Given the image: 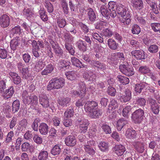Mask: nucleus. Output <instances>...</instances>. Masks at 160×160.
Wrapping results in <instances>:
<instances>
[{
	"instance_id": "33",
	"label": "nucleus",
	"mask_w": 160,
	"mask_h": 160,
	"mask_svg": "<svg viewBox=\"0 0 160 160\" xmlns=\"http://www.w3.org/2000/svg\"><path fill=\"white\" fill-rule=\"evenodd\" d=\"M71 101L70 98L66 97L62 98L58 101V103L63 107H67Z\"/></svg>"
},
{
	"instance_id": "53",
	"label": "nucleus",
	"mask_w": 160,
	"mask_h": 160,
	"mask_svg": "<svg viewBox=\"0 0 160 160\" xmlns=\"http://www.w3.org/2000/svg\"><path fill=\"white\" fill-rule=\"evenodd\" d=\"M40 119L39 118H36L34 119L31 126V128L34 131L37 132L38 131V123L40 122Z\"/></svg>"
},
{
	"instance_id": "18",
	"label": "nucleus",
	"mask_w": 160,
	"mask_h": 160,
	"mask_svg": "<svg viewBox=\"0 0 160 160\" xmlns=\"http://www.w3.org/2000/svg\"><path fill=\"white\" fill-rule=\"evenodd\" d=\"M83 76L85 79L92 82L95 81L97 78L96 74L90 71L84 73Z\"/></svg>"
},
{
	"instance_id": "26",
	"label": "nucleus",
	"mask_w": 160,
	"mask_h": 160,
	"mask_svg": "<svg viewBox=\"0 0 160 160\" xmlns=\"http://www.w3.org/2000/svg\"><path fill=\"white\" fill-rule=\"evenodd\" d=\"M54 67L51 64H48L46 67L41 72L42 75H47L51 73L53 70Z\"/></svg>"
},
{
	"instance_id": "17",
	"label": "nucleus",
	"mask_w": 160,
	"mask_h": 160,
	"mask_svg": "<svg viewBox=\"0 0 160 160\" xmlns=\"http://www.w3.org/2000/svg\"><path fill=\"white\" fill-rule=\"evenodd\" d=\"M131 2L134 8L140 11L144 8L142 0H131Z\"/></svg>"
},
{
	"instance_id": "14",
	"label": "nucleus",
	"mask_w": 160,
	"mask_h": 160,
	"mask_svg": "<svg viewBox=\"0 0 160 160\" xmlns=\"http://www.w3.org/2000/svg\"><path fill=\"white\" fill-rule=\"evenodd\" d=\"M119 94V99L122 102H126L129 101L131 98V92L129 89L126 90L123 94L120 92Z\"/></svg>"
},
{
	"instance_id": "30",
	"label": "nucleus",
	"mask_w": 160,
	"mask_h": 160,
	"mask_svg": "<svg viewBox=\"0 0 160 160\" xmlns=\"http://www.w3.org/2000/svg\"><path fill=\"white\" fill-rule=\"evenodd\" d=\"M86 112L91 118H97L99 116L101 115V112L98 108L95 109V110H91V111H88Z\"/></svg>"
},
{
	"instance_id": "15",
	"label": "nucleus",
	"mask_w": 160,
	"mask_h": 160,
	"mask_svg": "<svg viewBox=\"0 0 160 160\" xmlns=\"http://www.w3.org/2000/svg\"><path fill=\"white\" fill-rule=\"evenodd\" d=\"M113 152L118 156H121L126 151L124 146L121 144L116 145L112 149Z\"/></svg>"
},
{
	"instance_id": "50",
	"label": "nucleus",
	"mask_w": 160,
	"mask_h": 160,
	"mask_svg": "<svg viewBox=\"0 0 160 160\" xmlns=\"http://www.w3.org/2000/svg\"><path fill=\"white\" fill-rule=\"evenodd\" d=\"M148 4L151 8V10L154 13L156 14L158 13L159 11L157 8V4L155 2H151Z\"/></svg>"
},
{
	"instance_id": "32",
	"label": "nucleus",
	"mask_w": 160,
	"mask_h": 160,
	"mask_svg": "<svg viewBox=\"0 0 160 160\" xmlns=\"http://www.w3.org/2000/svg\"><path fill=\"white\" fill-rule=\"evenodd\" d=\"M113 34L112 31L108 28L103 29L101 33V34L102 37L108 38L111 37Z\"/></svg>"
},
{
	"instance_id": "60",
	"label": "nucleus",
	"mask_w": 160,
	"mask_h": 160,
	"mask_svg": "<svg viewBox=\"0 0 160 160\" xmlns=\"http://www.w3.org/2000/svg\"><path fill=\"white\" fill-rule=\"evenodd\" d=\"M64 37L65 38V43H70L73 40V37L69 33H65Z\"/></svg>"
},
{
	"instance_id": "20",
	"label": "nucleus",
	"mask_w": 160,
	"mask_h": 160,
	"mask_svg": "<svg viewBox=\"0 0 160 160\" xmlns=\"http://www.w3.org/2000/svg\"><path fill=\"white\" fill-rule=\"evenodd\" d=\"M14 92V88L12 86L10 87L8 89H6L5 91L2 93V96L3 98L5 99H8L11 98Z\"/></svg>"
},
{
	"instance_id": "43",
	"label": "nucleus",
	"mask_w": 160,
	"mask_h": 160,
	"mask_svg": "<svg viewBox=\"0 0 160 160\" xmlns=\"http://www.w3.org/2000/svg\"><path fill=\"white\" fill-rule=\"evenodd\" d=\"M20 106V102L18 100L14 101L12 103V111L14 113L17 112L19 110Z\"/></svg>"
},
{
	"instance_id": "16",
	"label": "nucleus",
	"mask_w": 160,
	"mask_h": 160,
	"mask_svg": "<svg viewBox=\"0 0 160 160\" xmlns=\"http://www.w3.org/2000/svg\"><path fill=\"white\" fill-rule=\"evenodd\" d=\"M10 19L6 14H3L0 17V25L4 28L7 27L9 25Z\"/></svg>"
},
{
	"instance_id": "46",
	"label": "nucleus",
	"mask_w": 160,
	"mask_h": 160,
	"mask_svg": "<svg viewBox=\"0 0 160 160\" xmlns=\"http://www.w3.org/2000/svg\"><path fill=\"white\" fill-rule=\"evenodd\" d=\"M56 54L59 55L60 57H62L63 53V51L61 47L58 44L52 48Z\"/></svg>"
},
{
	"instance_id": "59",
	"label": "nucleus",
	"mask_w": 160,
	"mask_h": 160,
	"mask_svg": "<svg viewBox=\"0 0 160 160\" xmlns=\"http://www.w3.org/2000/svg\"><path fill=\"white\" fill-rule=\"evenodd\" d=\"M146 100L142 98H138L136 99V104L140 106H143L146 105Z\"/></svg>"
},
{
	"instance_id": "28",
	"label": "nucleus",
	"mask_w": 160,
	"mask_h": 160,
	"mask_svg": "<svg viewBox=\"0 0 160 160\" xmlns=\"http://www.w3.org/2000/svg\"><path fill=\"white\" fill-rule=\"evenodd\" d=\"M48 158V153L45 150H42L39 152L38 156L39 160H46Z\"/></svg>"
},
{
	"instance_id": "57",
	"label": "nucleus",
	"mask_w": 160,
	"mask_h": 160,
	"mask_svg": "<svg viewBox=\"0 0 160 160\" xmlns=\"http://www.w3.org/2000/svg\"><path fill=\"white\" fill-rule=\"evenodd\" d=\"M65 75L68 79L71 80H73L75 79L76 73L73 71L67 72L65 73Z\"/></svg>"
},
{
	"instance_id": "48",
	"label": "nucleus",
	"mask_w": 160,
	"mask_h": 160,
	"mask_svg": "<svg viewBox=\"0 0 160 160\" xmlns=\"http://www.w3.org/2000/svg\"><path fill=\"white\" fill-rule=\"evenodd\" d=\"M70 62H67L64 60H61L59 62V66L62 68H65V69L69 68Z\"/></svg>"
},
{
	"instance_id": "5",
	"label": "nucleus",
	"mask_w": 160,
	"mask_h": 160,
	"mask_svg": "<svg viewBox=\"0 0 160 160\" xmlns=\"http://www.w3.org/2000/svg\"><path fill=\"white\" fill-rule=\"evenodd\" d=\"M115 7L116 12L121 16L120 17H123L130 13L127 6L119 4L117 6L115 5Z\"/></svg>"
},
{
	"instance_id": "27",
	"label": "nucleus",
	"mask_w": 160,
	"mask_h": 160,
	"mask_svg": "<svg viewBox=\"0 0 160 160\" xmlns=\"http://www.w3.org/2000/svg\"><path fill=\"white\" fill-rule=\"evenodd\" d=\"M128 123V121L123 118L119 119L117 122L116 127L117 130L119 131H121L123 127Z\"/></svg>"
},
{
	"instance_id": "55",
	"label": "nucleus",
	"mask_w": 160,
	"mask_h": 160,
	"mask_svg": "<svg viewBox=\"0 0 160 160\" xmlns=\"http://www.w3.org/2000/svg\"><path fill=\"white\" fill-rule=\"evenodd\" d=\"M18 39H13L10 42V47L13 50H15L17 46L18 45Z\"/></svg>"
},
{
	"instance_id": "12",
	"label": "nucleus",
	"mask_w": 160,
	"mask_h": 160,
	"mask_svg": "<svg viewBox=\"0 0 160 160\" xmlns=\"http://www.w3.org/2000/svg\"><path fill=\"white\" fill-rule=\"evenodd\" d=\"M39 101L40 104L43 108H47L49 107V99L46 95L41 94L39 96Z\"/></svg>"
},
{
	"instance_id": "29",
	"label": "nucleus",
	"mask_w": 160,
	"mask_h": 160,
	"mask_svg": "<svg viewBox=\"0 0 160 160\" xmlns=\"http://www.w3.org/2000/svg\"><path fill=\"white\" fill-rule=\"evenodd\" d=\"M107 44L109 48L112 50L117 49L118 46V44L112 38L108 39Z\"/></svg>"
},
{
	"instance_id": "34",
	"label": "nucleus",
	"mask_w": 160,
	"mask_h": 160,
	"mask_svg": "<svg viewBox=\"0 0 160 160\" xmlns=\"http://www.w3.org/2000/svg\"><path fill=\"white\" fill-rule=\"evenodd\" d=\"M34 14L33 10L31 8L25 9L23 10V14L26 17L27 19L32 17Z\"/></svg>"
},
{
	"instance_id": "49",
	"label": "nucleus",
	"mask_w": 160,
	"mask_h": 160,
	"mask_svg": "<svg viewBox=\"0 0 160 160\" xmlns=\"http://www.w3.org/2000/svg\"><path fill=\"white\" fill-rule=\"evenodd\" d=\"M131 107L130 106L125 107L122 111V116L124 117L128 118L131 113Z\"/></svg>"
},
{
	"instance_id": "36",
	"label": "nucleus",
	"mask_w": 160,
	"mask_h": 160,
	"mask_svg": "<svg viewBox=\"0 0 160 160\" xmlns=\"http://www.w3.org/2000/svg\"><path fill=\"white\" fill-rule=\"evenodd\" d=\"M117 78L118 81L124 85H126L129 82L128 78L125 76L119 75L117 76Z\"/></svg>"
},
{
	"instance_id": "6",
	"label": "nucleus",
	"mask_w": 160,
	"mask_h": 160,
	"mask_svg": "<svg viewBox=\"0 0 160 160\" xmlns=\"http://www.w3.org/2000/svg\"><path fill=\"white\" fill-rule=\"evenodd\" d=\"M119 69L121 72L127 76H132L134 73L133 68L128 65H120Z\"/></svg>"
},
{
	"instance_id": "11",
	"label": "nucleus",
	"mask_w": 160,
	"mask_h": 160,
	"mask_svg": "<svg viewBox=\"0 0 160 160\" xmlns=\"http://www.w3.org/2000/svg\"><path fill=\"white\" fill-rule=\"evenodd\" d=\"M98 103L94 101H88L84 105V109L86 112L93 110L98 108Z\"/></svg>"
},
{
	"instance_id": "8",
	"label": "nucleus",
	"mask_w": 160,
	"mask_h": 160,
	"mask_svg": "<svg viewBox=\"0 0 160 160\" xmlns=\"http://www.w3.org/2000/svg\"><path fill=\"white\" fill-rule=\"evenodd\" d=\"M79 132L81 133H84L87 131L88 126L89 124V121L83 118L78 120Z\"/></svg>"
},
{
	"instance_id": "2",
	"label": "nucleus",
	"mask_w": 160,
	"mask_h": 160,
	"mask_svg": "<svg viewBox=\"0 0 160 160\" xmlns=\"http://www.w3.org/2000/svg\"><path fill=\"white\" fill-rule=\"evenodd\" d=\"M65 80L62 78H54L51 80L47 87L48 90L53 89H58L62 88L64 85Z\"/></svg>"
},
{
	"instance_id": "10",
	"label": "nucleus",
	"mask_w": 160,
	"mask_h": 160,
	"mask_svg": "<svg viewBox=\"0 0 160 160\" xmlns=\"http://www.w3.org/2000/svg\"><path fill=\"white\" fill-rule=\"evenodd\" d=\"M132 145L138 153H142L145 149V144L142 142L135 141L133 142Z\"/></svg>"
},
{
	"instance_id": "7",
	"label": "nucleus",
	"mask_w": 160,
	"mask_h": 160,
	"mask_svg": "<svg viewBox=\"0 0 160 160\" xmlns=\"http://www.w3.org/2000/svg\"><path fill=\"white\" fill-rule=\"evenodd\" d=\"M148 103L152 112L155 114H158L160 111L159 106L157 103L156 101L150 98L148 99Z\"/></svg>"
},
{
	"instance_id": "35",
	"label": "nucleus",
	"mask_w": 160,
	"mask_h": 160,
	"mask_svg": "<svg viewBox=\"0 0 160 160\" xmlns=\"http://www.w3.org/2000/svg\"><path fill=\"white\" fill-rule=\"evenodd\" d=\"M57 23L59 28H63L66 25V22L65 20L61 16L57 18Z\"/></svg>"
},
{
	"instance_id": "52",
	"label": "nucleus",
	"mask_w": 160,
	"mask_h": 160,
	"mask_svg": "<svg viewBox=\"0 0 160 160\" xmlns=\"http://www.w3.org/2000/svg\"><path fill=\"white\" fill-rule=\"evenodd\" d=\"M39 13L40 15V18L42 20L46 22L48 21V17L47 15L46 14V12L44 10H40L39 11Z\"/></svg>"
},
{
	"instance_id": "31",
	"label": "nucleus",
	"mask_w": 160,
	"mask_h": 160,
	"mask_svg": "<svg viewBox=\"0 0 160 160\" xmlns=\"http://www.w3.org/2000/svg\"><path fill=\"white\" fill-rule=\"evenodd\" d=\"M126 137L130 139H133L136 138L137 134L135 130L128 129L126 132Z\"/></svg>"
},
{
	"instance_id": "37",
	"label": "nucleus",
	"mask_w": 160,
	"mask_h": 160,
	"mask_svg": "<svg viewBox=\"0 0 160 160\" xmlns=\"http://www.w3.org/2000/svg\"><path fill=\"white\" fill-rule=\"evenodd\" d=\"M109 25V23L106 22L100 21L96 26L95 28L97 29H102L107 28Z\"/></svg>"
},
{
	"instance_id": "64",
	"label": "nucleus",
	"mask_w": 160,
	"mask_h": 160,
	"mask_svg": "<svg viewBox=\"0 0 160 160\" xmlns=\"http://www.w3.org/2000/svg\"><path fill=\"white\" fill-rule=\"evenodd\" d=\"M34 141L37 144H41L42 142V138L38 134H35L33 138Z\"/></svg>"
},
{
	"instance_id": "63",
	"label": "nucleus",
	"mask_w": 160,
	"mask_h": 160,
	"mask_svg": "<svg viewBox=\"0 0 160 160\" xmlns=\"http://www.w3.org/2000/svg\"><path fill=\"white\" fill-rule=\"evenodd\" d=\"M130 43L131 46L135 49L139 48V42L137 40L131 39L130 40Z\"/></svg>"
},
{
	"instance_id": "24",
	"label": "nucleus",
	"mask_w": 160,
	"mask_h": 160,
	"mask_svg": "<svg viewBox=\"0 0 160 160\" xmlns=\"http://www.w3.org/2000/svg\"><path fill=\"white\" fill-rule=\"evenodd\" d=\"M39 130L41 134L46 135L48 132V126L45 123H41L39 126Z\"/></svg>"
},
{
	"instance_id": "4",
	"label": "nucleus",
	"mask_w": 160,
	"mask_h": 160,
	"mask_svg": "<svg viewBox=\"0 0 160 160\" xmlns=\"http://www.w3.org/2000/svg\"><path fill=\"white\" fill-rule=\"evenodd\" d=\"M144 114V111L139 108L132 114V119L135 123H140L143 119Z\"/></svg>"
},
{
	"instance_id": "40",
	"label": "nucleus",
	"mask_w": 160,
	"mask_h": 160,
	"mask_svg": "<svg viewBox=\"0 0 160 160\" xmlns=\"http://www.w3.org/2000/svg\"><path fill=\"white\" fill-rule=\"evenodd\" d=\"M73 109L72 107H69L64 112V118H71L73 115Z\"/></svg>"
},
{
	"instance_id": "54",
	"label": "nucleus",
	"mask_w": 160,
	"mask_h": 160,
	"mask_svg": "<svg viewBox=\"0 0 160 160\" xmlns=\"http://www.w3.org/2000/svg\"><path fill=\"white\" fill-rule=\"evenodd\" d=\"M145 87L144 84L142 83L136 84L135 87V90L137 92L140 93Z\"/></svg>"
},
{
	"instance_id": "41",
	"label": "nucleus",
	"mask_w": 160,
	"mask_h": 160,
	"mask_svg": "<svg viewBox=\"0 0 160 160\" xmlns=\"http://www.w3.org/2000/svg\"><path fill=\"white\" fill-rule=\"evenodd\" d=\"M77 44L78 48L79 50L83 52L86 51V44L84 41L80 40L78 42Z\"/></svg>"
},
{
	"instance_id": "1",
	"label": "nucleus",
	"mask_w": 160,
	"mask_h": 160,
	"mask_svg": "<svg viewBox=\"0 0 160 160\" xmlns=\"http://www.w3.org/2000/svg\"><path fill=\"white\" fill-rule=\"evenodd\" d=\"M108 5V8L110 12H109L105 6H102L100 8L101 12L102 15L107 19H109L110 17L114 18L116 15L115 2H109Z\"/></svg>"
},
{
	"instance_id": "38",
	"label": "nucleus",
	"mask_w": 160,
	"mask_h": 160,
	"mask_svg": "<svg viewBox=\"0 0 160 160\" xmlns=\"http://www.w3.org/2000/svg\"><path fill=\"white\" fill-rule=\"evenodd\" d=\"M98 147L100 150L103 152L108 150L109 148L108 143L104 141L100 142L98 145Z\"/></svg>"
},
{
	"instance_id": "51",
	"label": "nucleus",
	"mask_w": 160,
	"mask_h": 160,
	"mask_svg": "<svg viewBox=\"0 0 160 160\" xmlns=\"http://www.w3.org/2000/svg\"><path fill=\"white\" fill-rule=\"evenodd\" d=\"M138 70L140 72L143 74L148 73L151 71L149 68L146 66H140Z\"/></svg>"
},
{
	"instance_id": "61",
	"label": "nucleus",
	"mask_w": 160,
	"mask_h": 160,
	"mask_svg": "<svg viewBox=\"0 0 160 160\" xmlns=\"http://www.w3.org/2000/svg\"><path fill=\"white\" fill-rule=\"evenodd\" d=\"M14 136V132L12 131H10L8 132L6 138L5 142L6 143H8L12 140V138Z\"/></svg>"
},
{
	"instance_id": "22",
	"label": "nucleus",
	"mask_w": 160,
	"mask_h": 160,
	"mask_svg": "<svg viewBox=\"0 0 160 160\" xmlns=\"http://www.w3.org/2000/svg\"><path fill=\"white\" fill-rule=\"evenodd\" d=\"M87 11L89 20L92 22L95 21L96 18V16L93 9L89 8L87 9Z\"/></svg>"
},
{
	"instance_id": "62",
	"label": "nucleus",
	"mask_w": 160,
	"mask_h": 160,
	"mask_svg": "<svg viewBox=\"0 0 160 160\" xmlns=\"http://www.w3.org/2000/svg\"><path fill=\"white\" fill-rule=\"evenodd\" d=\"M20 72L22 74L23 78H25V79H28L29 77V74L28 68L27 67L24 68L20 71Z\"/></svg>"
},
{
	"instance_id": "23",
	"label": "nucleus",
	"mask_w": 160,
	"mask_h": 160,
	"mask_svg": "<svg viewBox=\"0 0 160 160\" xmlns=\"http://www.w3.org/2000/svg\"><path fill=\"white\" fill-rule=\"evenodd\" d=\"M9 75L12 77L14 84H18L21 82V78L17 73L11 72L9 73Z\"/></svg>"
},
{
	"instance_id": "9",
	"label": "nucleus",
	"mask_w": 160,
	"mask_h": 160,
	"mask_svg": "<svg viewBox=\"0 0 160 160\" xmlns=\"http://www.w3.org/2000/svg\"><path fill=\"white\" fill-rule=\"evenodd\" d=\"M80 90L79 91H73L72 93L75 96L83 97L85 96L86 92V87L85 83L83 82H81L79 84Z\"/></svg>"
},
{
	"instance_id": "39",
	"label": "nucleus",
	"mask_w": 160,
	"mask_h": 160,
	"mask_svg": "<svg viewBox=\"0 0 160 160\" xmlns=\"http://www.w3.org/2000/svg\"><path fill=\"white\" fill-rule=\"evenodd\" d=\"M61 146L56 145L52 148L51 151V153L54 155L59 154L61 152Z\"/></svg>"
},
{
	"instance_id": "21",
	"label": "nucleus",
	"mask_w": 160,
	"mask_h": 160,
	"mask_svg": "<svg viewBox=\"0 0 160 160\" xmlns=\"http://www.w3.org/2000/svg\"><path fill=\"white\" fill-rule=\"evenodd\" d=\"M118 105L117 100L112 99L109 104L108 110L110 113L111 111L114 112V110L118 108Z\"/></svg>"
},
{
	"instance_id": "47",
	"label": "nucleus",
	"mask_w": 160,
	"mask_h": 160,
	"mask_svg": "<svg viewBox=\"0 0 160 160\" xmlns=\"http://www.w3.org/2000/svg\"><path fill=\"white\" fill-rule=\"evenodd\" d=\"M44 5L47 8L48 11L49 13L53 12L54 9L52 4L48 1L46 0L44 2Z\"/></svg>"
},
{
	"instance_id": "13",
	"label": "nucleus",
	"mask_w": 160,
	"mask_h": 160,
	"mask_svg": "<svg viewBox=\"0 0 160 160\" xmlns=\"http://www.w3.org/2000/svg\"><path fill=\"white\" fill-rule=\"evenodd\" d=\"M131 54L137 60H142L145 59V54L143 51L142 50H133L131 52Z\"/></svg>"
},
{
	"instance_id": "3",
	"label": "nucleus",
	"mask_w": 160,
	"mask_h": 160,
	"mask_svg": "<svg viewBox=\"0 0 160 160\" xmlns=\"http://www.w3.org/2000/svg\"><path fill=\"white\" fill-rule=\"evenodd\" d=\"M22 98L23 103L26 104L35 105L38 102V97L37 96L31 95L28 93L26 90L24 91L22 94Z\"/></svg>"
},
{
	"instance_id": "42",
	"label": "nucleus",
	"mask_w": 160,
	"mask_h": 160,
	"mask_svg": "<svg viewBox=\"0 0 160 160\" xmlns=\"http://www.w3.org/2000/svg\"><path fill=\"white\" fill-rule=\"evenodd\" d=\"M130 17V13H129L123 17H120V21L122 23H125L126 24L128 25L131 22Z\"/></svg>"
},
{
	"instance_id": "25",
	"label": "nucleus",
	"mask_w": 160,
	"mask_h": 160,
	"mask_svg": "<svg viewBox=\"0 0 160 160\" xmlns=\"http://www.w3.org/2000/svg\"><path fill=\"white\" fill-rule=\"evenodd\" d=\"M71 61L72 65L77 67L81 68L85 67L86 66L83 64L79 59L75 57L71 58Z\"/></svg>"
},
{
	"instance_id": "44",
	"label": "nucleus",
	"mask_w": 160,
	"mask_h": 160,
	"mask_svg": "<svg viewBox=\"0 0 160 160\" xmlns=\"http://www.w3.org/2000/svg\"><path fill=\"white\" fill-rule=\"evenodd\" d=\"M45 62L42 60L39 61L37 62L35 65V68L36 71L39 72L45 67Z\"/></svg>"
},
{
	"instance_id": "19",
	"label": "nucleus",
	"mask_w": 160,
	"mask_h": 160,
	"mask_svg": "<svg viewBox=\"0 0 160 160\" xmlns=\"http://www.w3.org/2000/svg\"><path fill=\"white\" fill-rule=\"evenodd\" d=\"M65 143L67 146H74L76 144V139L73 136L69 135L65 139Z\"/></svg>"
},
{
	"instance_id": "56",
	"label": "nucleus",
	"mask_w": 160,
	"mask_h": 160,
	"mask_svg": "<svg viewBox=\"0 0 160 160\" xmlns=\"http://www.w3.org/2000/svg\"><path fill=\"white\" fill-rule=\"evenodd\" d=\"M151 27L154 32H159L160 33V23H152L151 24Z\"/></svg>"
},
{
	"instance_id": "45",
	"label": "nucleus",
	"mask_w": 160,
	"mask_h": 160,
	"mask_svg": "<svg viewBox=\"0 0 160 160\" xmlns=\"http://www.w3.org/2000/svg\"><path fill=\"white\" fill-rule=\"evenodd\" d=\"M131 30L133 34H138L141 32V29L138 25L134 24L132 26Z\"/></svg>"
},
{
	"instance_id": "58",
	"label": "nucleus",
	"mask_w": 160,
	"mask_h": 160,
	"mask_svg": "<svg viewBox=\"0 0 160 160\" xmlns=\"http://www.w3.org/2000/svg\"><path fill=\"white\" fill-rule=\"evenodd\" d=\"M84 148L85 151L89 154L93 155L95 154L94 150L90 147V145H85Z\"/></svg>"
}]
</instances>
